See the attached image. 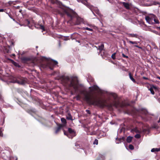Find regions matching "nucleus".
Wrapping results in <instances>:
<instances>
[{
  "mask_svg": "<svg viewBox=\"0 0 160 160\" xmlns=\"http://www.w3.org/2000/svg\"><path fill=\"white\" fill-rule=\"evenodd\" d=\"M12 62L15 66H17V65H16L17 63L16 62H15L14 61H12Z\"/></svg>",
  "mask_w": 160,
  "mask_h": 160,
  "instance_id": "nucleus-38",
  "label": "nucleus"
},
{
  "mask_svg": "<svg viewBox=\"0 0 160 160\" xmlns=\"http://www.w3.org/2000/svg\"><path fill=\"white\" fill-rule=\"evenodd\" d=\"M149 90L150 91L151 93L153 95L154 94V90L156 91L158 90V88L156 86H154L152 84L150 85V88Z\"/></svg>",
  "mask_w": 160,
  "mask_h": 160,
  "instance_id": "nucleus-7",
  "label": "nucleus"
},
{
  "mask_svg": "<svg viewBox=\"0 0 160 160\" xmlns=\"http://www.w3.org/2000/svg\"><path fill=\"white\" fill-rule=\"evenodd\" d=\"M17 160V158L16 157H15L14 160Z\"/></svg>",
  "mask_w": 160,
  "mask_h": 160,
  "instance_id": "nucleus-43",
  "label": "nucleus"
},
{
  "mask_svg": "<svg viewBox=\"0 0 160 160\" xmlns=\"http://www.w3.org/2000/svg\"><path fill=\"white\" fill-rule=\"evenodd\" d=\"M25 80L21 79L20 80H18L16 79L15 80V81H14L13 82L14 83H17L19 84H24L25 83Z\"/></svg>",
  "mask_w": 160,
  "mask_h": 160,
  "instance_id": "nucleus-9",
  "label": "nucleus"
},
{
  "mask_svg": "<svg viewBox=\"0 0 160 160\" xmlns=\"http://www.w3.org/2000/svg\"><path fill=\"white\" fill-rule=\"evenodd\" d=\"M51 2H52V3H53V2H52V1H51ZM54 2V1L53 2Z\"/></svg>",
  "mask_w": 160,
  "mask_h": 160,
  "instance_id": "nucleus-50",
  "label": "nucleus"
},
{
  "mask_svg": "<svg viewBox=\"0 0 160 160\" xmlns=\"http://www.w3.org/2000/svg\"><path fill=\"white\" fill-rule=\"evenodd\" d=\"M2 136V132L1 130V128H0V136Z\"/></svg>",
  "mask_w": 160,
  "mask_h": 160,
  "instance_id": "nucleus-37",
  "label": "nucleus"
},
{
  "mask_svg": "<svg viewBox=\"0 0 160 160\" xmlns=\"http://www.w3.org/2000/svg\"><path fill=\"white\" fill-rule=\"evenodd\" d=\"M82 20H83L81 18H78L77 19V24H79L82 21Z\"/></svg>",
  "mask_w": 160,
  "mask_h": 160,
  "instance_id": "nucleus-18",
  "label": "nucleus"
},
{
  "mask_svg": "<svg viewBox=\"0 0 160 160\" xmlns=\"http://www.w3.org/2000/svg\"><path fill=\"white\" fill-rule=\"evenodd\" d=\"M158 78L160 80V77H158Z\"/></svg>",
  "mask_w": 160,
  "mask_h": 160,
  "instance_id": "nucleus-48",
  "label": "nucleus"
},
{
  "mask_svg": "<svg viewBox=\"0 0 160 160\" xmlns=\"http://www.w3.org/2000/svg\"><path fill=\"white\" fill-rule=\"evenodd\" d=\"M62 84L66 87L72 88L75 92H78L84 96V99L90 104L94 105L103 107L106 106V101L101 100L94 95L96 92H101V90L96 85L89 88V90L87 91L83 86L78 84L76 77L62 76L61 78Z\"/></svg>",
  "mask_w": 160,
  "mask_h": 160,
  "instance_id": "nucleus-1",
  "label": "nucleus"
},
{
  "mask_svg": "<svg viewBox=\"0 0 160 160\" xmlns=\"http://www.w3.org/2000/svg\"><path fill=\"white\" fill-rule=\"evenodd\" d=\"M132 132H135L137 133H140L141 132V130H138L137 128H135L132 130Z\"/></svg>",
  "mask_w": 160,
  "mask_h": 160,
  "instance_id": "nucleus-13",
  "label": "nucleus"
},
{
  "mask_svg": "<svg viewBox=\"0 0 160 160\" xmlns=\"http://www.w3.org/2000/svg\"><path fill=\"white\" fill-rule=\"evenodd\" d=\"M104 48V45L103 44H102L100 46H99L98 49L100 50H102Z\"/></svg>",
  "mask_w": 160,
  "mask_h": 160,
  "instance_id": "nucleus-20",
  "label": "nucleus"
},
{
  "mask_svg": "<svg viewBox=\"0 0 160 160\" xmlns=\"http://www.w3.org/2000/svg\"><path fill=\"white\" fill-rule=\"evenodd\" d=\"M152 18H153V21L154 23L158 24L159 22L158 20L157 19V18L154 15H152Z\"/></svg>",
  "mask_w": 160,
  "mask_h": 160,
  "instance_id": "nucleus-10",
  "label": "nucleus"
},
{
  "mask_svg": "<svg viewBox=\"0 0 160 160\" xmlns=\"http://www.w3.org/2000/svg\"><path fill=\"white\" fill-rule=\"evenodd\" d=\"M135 137L136 138H139L140 137V135L139 134H137L135 136Z\"/></svg>",
  "mask_w": 160,
  "mask_h": 160,
  "instance_id": "nucleus-30",
  "label": "nucleus"
},
{
  "mask_svg": "<svg viewBox=\"0 0 160 160\" xmlns=\"http://www.w3.org/2000/svg\"><path fill=\"white\" fill-rule=\"evenodd\" d=\"M114 105L115 107H117V105H116V104H114Z\"/></svg>",
  "mask_w": 160,
  "mask_h": 160,
  "instance_id": "nucleus-46",
  "label": "nucleus"
},
{
  "mask_svg": "<svg viewBox=\"0 0 160 160\" xmlns=\"http://www.w3.org/2000/svg\"><path fill=\"white\" fill-rule=\"evenodd\" d=\"M81 98V97L80 95L78 94L76 97V98L77 100H79Z\"/></svg>",
  "mask_w": 160,
  "mask_h": 160,
  "instance_id": "nucleus-23",
  "label": "nucleus"
},
{
  "mask_svg": "<svg viewBox=\"0 0 160 160\" xmlns=\"http://www.w3.org/2000/svg\"><path fill=\"white\" fill-rule=\"evenodd\" d=\"M4 11V9H0V12H2Z\"/></svg>",
  "mask_w": 160,
  "mask_h": 160,
  "instance_id": "nucleus-40",
  "label": "nucleus"
},
{
  "mask_svg": "<svg viewBox=\"0 0 160 160\" xmlns=\"http://www.w3.org/2000/svg\"><path fill=\"white\" fill-rule=\"evenodd\" d=\"M93 80H93V79L92 78V79H91V81H92V82H93Z\"/></svg>",
  "mask_w": 160,
  "mask_h": 160,
  "instance_id": "nucleus-44",
  "label": "nucleus"
},
{
  "mask_svg": "<svg viewBox=\"0 0 160 160\" xmlns=\"http://www.w3.org/2000/svg\"><path fill=\"white\" fill-rule=\"evenodd\" d=\"M160 150V148H153L151 149V151L152 152H154L156 151L158 152Z\"/></svg>",
  "mask_w": 160,
  "mask_h": 160,
  "instance_id": "nucleus-17",
  "label": "nucleus"
},
{
  "mask_svg": "<svg viewBox=\"0 0 160 160\" xmlns=\"http://www.w3.org/2000/svg\"><path fill=\"white\" fill-rule=\"evenodd\" d=\"M122 56L123 57H124V58H128V56H126L123 53L122 54Z\"/></svg>",
  "mask_w": 160,
  "mask_h": 160,
  "instance_id": "nucleus-36",
  "label": "nucleus"
},
{
  "mask_svg": "<svg viewBox=\"0 0 160 160\" xmlns=\"http://www.w3.org/2000/svg\"><path fill=\"white\" fill-rule=\"evenodd\" d=\"M126 40L128 43H129L130 44H135L136 45L138 44V42L136 41H131L129 40L128 39L126 38Z\"/></svg>",
  "mask_w": 160,
  "mask_h": 160,
  "instance_id": "nucleus-12",
  "label": "nucleus"
},
{
  "mask_svg": "<svg viewBox=\"0 0 160 160\" xmlns=\"http://www.w3.org/2000/svg\"><path fill=\"white\" fill-rule=\"evenodd\" d=\"M93 144L97 145L98 144V140L97 139H95L93 142Z\"/></svg>",
  "mask_w": 160,
  "mask_h": 160,
  "instance_id": "nucleus-32",
  "label": "nucleus"
},
{
  "mask_svg": "<svg viewBox=\"0 0 160 160\" xmlns=\"http://www.w3.org/2000/svg\"><path fill=\"white\" fill-rule=\"evenodd\" d=\"M111 96L113 97L114 99H116L117 97V95L115 94H111Z\"/></svg>",
  "mask_w": 160,
  "mask_h": 160,
  "instance_id": "nucleus-25",
  "label": "nucleus"
},
{
  "mask_svg": "<svg viewBox=\"0 0 160 160\" xmlns=\"http://www.w3.org/2000/svg\"><path fill=\"white\" fill-rule=\"evenodd\" d=\"M158 122H160V118H159V120Z\"/></svg>",
  "mask_w": 160,
  "mask_h": 160,
  "instance_id": "nucleus-45",
  "label": "nucleus"
},
{
  "mask_svg": "<svg viewBox=\"0 0 160 160\" xmlns=\"http://www.w3.org/2000/svg\"><path fill=\"white\" fill-rule=\"evenodd\" d=\"M143 78L144 79H148V78H146V77H143Z\"/></svg>",
  "mask_w": 160,
  "mask_h": 160,
  "instance_id": "nucleus-42",
  "label": "nucleus"
},
{
  "mask_svg": "<svg viewBox=\"0 0 160 160\" xmlns=\"http://www.w3.org/2000/svg\"><path fill=\"white\" fill-rule=\"evenodd\" d=\"M108 2H111L109 1H108Z\"/></svg>",
  "mask_w": 160,
  "mask_h": 160,
  "instance_id": "nucleus-52",
  "label": "nucleus"
},
{
  "mask_svg": "<svg viewBox=\"0 0 160 160\" xmlns=\"http://www.w3.org/2000/svg\"><path fill=\"white\" fill-rule=\"evenodd\" d=\"M61 121L62 123H63V124H64L66 123V120L64 118H61Z\"/></svg>",
  "mask_w": 160,
  "mask_h": 160,
  "instance_id": "nucleus-21",
  "label": "nucleus"
},
{
  "mask_svg": "<svg viewBox=\"0 0 160 160\" xmlns=\"http://www.w3.org/2000/svg\"><path fill=\"white\" fill-rule=\"evenodd\" d=\"M142 113L143 114H147L148 113V112L146 110L143 109L142 111Z\"/></svg>",
  "mask_w": 160,
  "mask_h": 160,
  "instance_id": "nucleus-22",
  "label": "nucleus"
},
{
  "mask_svg": "<svg viewBox=\"0 0 160 160\" xmlns=\"http://www.w3.org/2000/svg\"><path fill=\"white\" fill-rule=\"evenodd\" d=\"M25 22L26 23H27L28 25H29L30 23V21L29 20H26Z\"/></svg>",
  "mask_w": 160,
  "mask_h": 160,
  "instance_id": "nucleus-33",
  "label": "nucleus"
},
{
  "mask_svg": "<svg viewBox=\"0 0 160 160\" xmlns=\"http://www.w3.org/2000/svg\"><path fill=\"white\" fill-rule=\"evenodd\" d=\"M129 148L131 150H133L134 149V147L132 145H130L129 146Z\"/></svg>",
  "mask_w": 160,
  "mask_h": 160,
  "instance_id": "nucleus-31",
  "label": "nucleus"
},
{
  "mask_svg": "<svg viewBox=\"0 0 160 160\" xmlns=\"http://www.w3.org/2000/svg\"><path fill=\"white\" fill-rule=\"evenodd\" d=\"M36 48H38V47H37H37H36Z\"/></svg>",
  "mask_w": 160,
  "mask_h": 160,
  "instance_id": "nucleus-54",
  "label": "nucleus"
},
{
  "mask_svg": "<svg viewBox=\"0 0 160 160\" xmlns=\"http://www.w3.org/2000/svg\"><path fill=\"white\" fill-rule=\"evenodd\" d=\"M153 32L155 33L156 32V31H153Z\"/></svg>",
  "mask_w": 160,
  "mask_h": 160,
  "instance_id": "nucleus-47",
  "label": "nucleus"
},
{
  "mask_svg": "<svg viewBox=\"0 0 160 160\" xmlns=\"http://www.w3.org/2000/svg\"><path fill=\"white\" fill-rule=\"evenodd\" d=\"M2 99V97L0 94V100Z\"/></svg>",
  "mask_w": 160,
  "mask_h": 160,
  "instance_id": "nucleus-41",
  "label": "nucleus"
},
{
  "mask_svg": "<svg viewBox=\"0 0 160 160\" xmlns=\"http://www.w3.org/2000/svg\"><path fill=\"white\" fill-rule=\"evenodd\" d=\"M123 5L125 7H126L127 8H128L129 7V5L128 4V3H125V2H123Z\"/></svg>",
  "mask_w": 160,
  "mask_h": 160,
  "instance_id": "nucleus-19",
  "label": "nucleus"
},
{
  "mask_svg": "<svg viewBox=\"0 0 160 160\" xmlns=\"http://www.w3.org/2000/svg\"><path fill=\"white\" fill-rule=\"evenodd\" d=\"M79 2H81L87 6L93 12H95L97 14H99V12L98 9L95 7H94L90 5L89 3L87 2V0H77Z\"/></svg>",
  "mask_w": 160,
  "mask_h": 160,
  "instance_id": "nucleus-3",
  "label": "nucleus"
},
{
  "mask_svg": "<svg viewBox=\"0 0 160 160\" xmlns=\"http://www.w3.org/2000/svg\"><path fill=\"white\" fill-rule=\"evenodd\" d=\"M80 35L77 33H74L71 36V38L72 39H76L80 37Z\"/></svg>",
  "mask_w": 160,
  "mask_h": 160,
  "instance_id": "nucleus-8",
  "label": "nucleus"
},
{
  "mask_svg": "<svg viewBox=\"0 0 160 160\" xmlns=\"http://www.w3.org/2000/svg\"><path fill=\"white\" fill-rule=\"evenodd\" d=\"M86 112H87V113H88V114H90V111L89 110H86Z\"/></svg>",
  "mask_w": 160,
  "mask_h": 160,
  "instance_id": "nucleus-39",
  "label": "nucleus"
},
{
  "mask_svg": "<svg viewBox=\"0 0 160 160\" xmlns=\"http://www.w3.org/2000/svg\"><path fill=\"white\" fill-rule=\"evenodd\" d=\"M129 77L130 79L133 82H135V81L134 79L132 77V76L130 74H129Z\"/></svg>",
  "mask_w": 160,
  "mask_h": 160,
  "instance_id": "nucleus-29",
  "label": "nucleus"
},
{
  "mask_svg": "<svg viewBox=\"0 0 160 160\" xmlns=\"http://www.w3.org/2000/svg\"><path fill=\"white\" fill-rule=\"evenodd\" d=\"M128 37H130L136 38H137L138 36V35L137 34L130 33H128Z\"/></svg>",
  "mask_w": 160,
  "mask_h": 160,
  "instance_id": "nucleus-11",
  "label": "nucleus"
},
{
  "mask_svg": "<svg viewBox=\"0 0 160 160\" xmlns=\"http://www.w3.org/2000/svg\"><path fill=\"white\" fill-rule=\"evenodd\" d=\"M51 2H52V3H53V2H52V1H51ZM54 2V1L53 2Z\"/></svg>",
  "mask_w": 160,
  "mask_h": 160,
  "instance_id": "nucleus-49",
  "label": "nucleus"
},
{
  "mask_svg": "<svg viewBox=\"0 0 160 160\" xmlns=\"http://www.w3.org/2000/svg\"><path fill=\"white\" fill-rule=\"evenodd\" d=\"M83 29L84 30H88L89 31H92V29L86 27V28H83Z\"/></svg>",
  "mask_w": 160,
  "mask_h": 160,
  "instance_id": "nucleus-24",
  "label": "nucleus"
},
{
  "mask_svg": "<svg viewBox=\"0 0 160 160\" xmlns=\"http://www.w3.org/2000/svg\"><path fill=\"white\" fill-rule=\"evenodd\" d=\"M159 29H160V28H159Z\"/></svg>",
  "mask_w": 160,
  "mask_h": 160,
  "instance_id": "nucleus-55",
  "label": "nucleus"
},
{
  "mask_svg": "<svg viewBox=\"0 0 160 160\" xmlns=\"http://www.w3.org/2000/svg\"><path fill=\"white\" fill-rule=\"evenodd\" d=\"M63 132L64 134L67 136L69 138H72L76 135L74 131L71 128H68V132H66L64 130Z\"/></svg>",
  "mask_w": 160,
  "mask_h": 160,
  "instance_id": "nucleus-4",
  "label": "nucleus"
},
{
  "mask_svg": "<svg viewBox=\"0 0 160 160\" xmlns=\"http://www.w3.org/2000/svg\"><path fill=\"white\" fill-rule=\"evenodd\" d=\"M108 2H111L109 1H108Z\"/></svg>",
  "mask_w": 160,
  "mask_h": 160,
  "instance_id": "nucleus-51",
  "label": "nucleus"
},
{
  "mask_svg": "<svg viewBox=\"0 0 160 160\" xmlns=\"http://www.w3.org/2000/svg\"><path fill=\"white\" fill-rule=\"evenodd\" d=\"M65 12L67 14V15L69 17L71 18L76 16V13L72 10L70 8H67L65 10Z\"/></svg>",
  "mask_w": 160,
  "mask_h": 160,
  "instance_id": "nucleus-5",
  "label": "nucleus"
},
{
  "mask_svg": "<svg viewBox=\"0 0 160 160\" xmlns=\"http://www.w3.org/2000/svg\"><path fill=\"white\" fill-rule=\"evenodd\" d=\"M153 4L155 5H159V7H160V3L158 2H154Z\"/></svg>",
  "mask_w": 160,
  "mask_h": 160,
  "instance_id": "nucleus-34",
  "label": "nucleus"
},
{
  "mask_svg": "<svg viewBox=\"0 0 160 160\" xmlns=\"http://www.w3.org/2000/svg\"><path fill=\"white\" fill-rule=\"evenodd\" d=\"M37 63H38L43 68H49L52 70V67L57 65L58 62L57 61L51 60L50 58H46L45 57H41L39 60H38Z\"/></svg>",
  "mask_w": 160,
  "mask_h": 160,
  "instance_id": "nucleus-2",
  "label": "nucleus"
},
{
  "mask_svg": "<svg viewBox=\"0 0 160 160\" xmlns=\"http://www.w3.org/2000/svg\"><path fill=\"white\" fill-rule=\"evenodd\" d=\"M115 55H116V53H114L111 56L112 58L113 59H115Z\"/></svg>",
  "mask_w": 160,
  "mask_h": 160,
  "instance_id": "nucleus-28",
  "label": "nucleus"
},
{
  "mask_svg": "<svg viewBox=\"0 0 160 160\" xmlns=\"http://www.w3.org/2000/svg\"><path fill=\"white\" fill-rule=\"evenodd\" d=\"M67 118L69 120H71L72 119V117L69 114H68V116L67 117Z\"/></svg>",
  "mask_w": 160,
  "mask_h": 160,
  "instance_id": "nucleus-26",
  "label": "nucleus"
},
{
  "mask_svg": "<svg viewBox=\"0 0 160 160\" xmlns=\"http://www.w3.org/2000/svg\"><path fill=\"white\" fill-rule=\"evenodd\" d=\"M132 137L130 136H128L127 138V142L130 143L132 140Z\"/></svg>",
  "mask_w": 160,
  "mask_h": 160,
  "instance_id": "nucleus-16",
  "label": "nucleus"
},
{
  "mask_svg": "<svg viewBox=\"0 0 160 160\" xmlns=\"http://www.w3.org/2000/svg\"><path fill=\"white\" fill-rule=\"evenodd\" d=\"M108 2H111L109 1H108Z\"/></svg>",
  "mask_w": 160,
  "mask_h": 160,
  "instance_id": "nucleus-53",
  "label": "nucleus"
},
{
  "mask_svg": "<svg viewBox=\"0 0 160 160\" xmlns=\"http://www.w3.org/2000/svg\"><path fill=\"white\" fill-rule=\"evenodd\" d=\"M134 47H137L138 48H139L140 49H142V48H141V47H139V46L137 45H135L134 46Z\"/></svg>",
  "mask_w": 160,
  "mask_h": 160,
  "instance_id": "nucleus-35",
  "label": "nucleus"
},
{
  "mask_svg": "<svg viewBox=\"0 0 160 160\" xmlns=\"http://www.w3.org/2000/svg\"><path fill=\"white\" fill-rule=\"evenodd\" d=\"M124 139V138L123 137H122V138H120L119 139L116 138L117 143H119L122 142Z\"/></svg>",
  "mask_w": 160,
  "mask_h": 160,
  "instance_id": "nucleus-14",
  "label": "nucleus"
},
{
  "mask_svg": "<svg viewBox=\"0 0 160 160\" xmlns=\"http://www.w3.org/2000/svg\"><path fill=\"white\" fill-rule=\"evenodd\" d=\"M152 15L153 14H151L148 16H146L145 18V20L147 22L150 24H154Z\"/></svg>",
  "mask_w": 160,
  "mask_h": 160,
  "instance_id": "nucleus-6",
  "label": "nucleus"
},
{
  "mask_svg": "<svg viewBox=\"0 0 160 160\" xmlns=\"http://www.w3.org/2000/svg\"><path fill=\"white\" fill-rule=\"evenodd\" d=\"M39 28L42 30V31H44V26L42 25H40Z\"/></svg>",
  "mask_w": 160,
  "mask_h": 160,
  "instance_id": "nucleus-27",
  "label": "nucleus"
},
{
  "mask_svg": "<svg viewBox=\"0 0 160 160\" xmlns=\"http://www.w3.org/2000/svg\"><path fill=\"white\" fill-rule=\"evenodd\" d=\"M62 126V125H60L56 128V130L55 132V133L56 134H57L58 132L60 130Z\"/></svg>",
  "mask_w": 160,
  "mask_h": 160,
  "instance_id": "nucleus-15",
  "label": "nucleus"
}]
</instances>
